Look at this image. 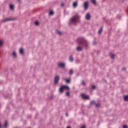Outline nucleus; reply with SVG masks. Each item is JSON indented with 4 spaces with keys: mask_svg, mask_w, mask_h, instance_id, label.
Instances as JSON below:
<instances>
[{
    "mask_svg": "<svg viewBox=\"0 0 128 128\" xmlns=\"http://www.w3.org/2000/svg\"><path fill=\"white\" fill-rule=\"evenodd\" d=\"M77 52H82V48L80 46H78L76 48Z\"/></svg>",
    "mask_w": 128,
    "mask_h": 128,
    "instance_id": "obj_10",
    "label": "nucleus"
},
{
    "mask_svg": "<svg viewBox=\"0 0 128 128\" xmlns=\"http://www.w3.org/2000/svg\"><path fill=\"white\" fill-rule=\"evenodd\" d=\"M64 6V4H61V6Z\"/></svg>",
    "mask_w": 128,
    "mask_h": 128,
    "instance_id": "obj_34",
    "label": "nucleus"
},
{
    "mask_svg": "<svg viewBox=\"0 0 128 128\" xmlns=\"http://www.w3.org/2000/svg\"><path fill=\"white\" fill-rule=\"evenodd\" d=\"M14 20V18H6V19H4V22H8V20Z\"/></svg>",
    "mask_w": 128,
    "mask_h": 128,
    "instance_id": "obj_12",
    "label": "nucleus"
},
{
    "mask_svg": "<svg viewBox=\"0 0 128 128\" xmlns=\"http://www.w3.org/2000/svg\"><path fill=\"white\" fill-rule=\"evenodd\" d=\"M77 42L81 44V46H84L86 48H88V40H86L84 38L79 37L77 39Z\"/></svg>",
    "mask_w": 128,
    "mask_h": 128,
    "instance_id": "obj_1",
    "label": "nucleus"
},
{
    "mask_svg": "<svg viewBox=\"0 0 128 128\" xmlns=\"http://www.w3.org/2000/svg\"><path fill=\"white\" fill-rule=\"evenodd\" d=\"M58 66L60 68H64L66 66V64L64 62H60L58 64Z\"/></svg>",
    "mask_w": 128,
    "mask_h": 128,
    "instance_id": "obj_6",
    "label": "nucleus"
},
{
    "mask_svg": "<svg viewBox=\"0 0 128 128\" xmlns=\"http://www.w3.org/2000/svg\"><path fill=\"white\" fill-rule=\"evenodd\" d=\"M124 100H128V96H124Z\"/></svg>",
    "mask_w": 128,
    "mask_h": 128,
    "instance_id": "obj_20",
    "label": "nucleus"
},
{
    "mask_svg": "<svg viewBox=\"0 0 128 128\" xmlns=\"http://www.w3.org/2000/svg\"><path fill=\"white\" fill-rule=\"evenodd\" d=\"M123 128H128V126H126V125H124V126H123Z\"/></svg>",
    "mask_w": 128,
    "mask_h": 128,
    "instance_id": "obj_32",
    "label": "nucleus"
},
{
    "mask_svg": "<svg viewBox=\"0 0 128 128\" xmlns=\"http://www.w3.org/2000/svg\"><path fill=\"white\" fill-rule=\"evenodd\" d=\"M2 128V124L0 123V128Z\"/></svg>",
    "mask_w": 128,
    "mask_h": 128,
    "instance_id": "obj_36",
    "label": "nucleus"
},
{
    "mask_svg": "<svg viewBox=\"0 0 128 128\" xmlns=\"http://www.w3.org/2000/svg\"><path fill=\"white\" fill-rule=\"evenodd\" d=\"M93 44H96V41H94Z\"/></svg>",
    "mask_w": 128,
    "mask_h": 128,
    "instance_id": "obj_33",
    "label": "nucleus"
},
{
    "mask_svg": "<svg viewBox=\"0 0 128 128\" xmlns=\"http://www.w3.org/2000/svg\"><path fill=\"white\" fill-rule=\"evenodd\" d=\"M66 84H70V79H68L66 80Z\"/></svg>",
    "mask_w": 128,
    "mask_h": 128,
    "instance_id": "obj_23",
    "label": "nucleus"
},
{
    "mask_svg": "<svg viewBox=\"0 0 128 128\" xmlns=\"http://www.w3.org/2000/svg\"><path fill=\"white\" fill-rule=\"evenodd\" d=\"M100 104H97L96 105V108H99L100 106Z\"/></svg>",
    "mask_w": 128,
    "mask_h": 128,
    "instance_id": "obj_27",
    "label": "nucleus"
},
{
    "mask_svg": "<svg viewBox=\"0 0 128 128\" xmlns=\"http://www.w3.org/2000/svg\"><path fill=\"white\" fill-rule=\"evenodd\" d=\"M67 128H70V126H68V127H67Z\"/></svg>",
    "mask_w": 128,
    "mask_h": 128,
    "instance_id": "obj_38",
    "label": "nucleus"
},
{
    "mask_svg": "<svg viewBox=\"0 0 128 128\" xmlns=\"http://www.w3.org/2000/svg\"><path fill=\"white\" fill-rule=\"evenodd\" d=\"M20 54H24V49L22 48H20Z\"/></svg>",
    "mask_w": 128,
    "mask_h": 128,
    "instance_id": "obj_14",
    "label": "nucleus"
},
{
    "mask_svg": "<svg viewBox=\"0 0 128 128\" xmlns=\"http://www.w3.org/2000/svg\"><path fill=\"white\" fill-rule=\"evenodd\" d=\"M14 6L13 4L10 5V10H14Z\"/></svg>",
    "mask_w": 128,
    "mask_h": 128,
    "instance_id": "obj_25",
    "label": "nucleus"
},
{
    "mask_svg": "<svg viewBox=\"0 0 128 128\" xmlns=\"http://www.w3.org/2000/svg\"><path fill=\"white\" fill-rule=\"evenodd\" d=\"M54 12H53V11L51 10L49 12V16H54Z\"/></svg>",
    "mask_w": 128,
    "mask_h": 128,
    "instance_id": "obj_17",
    "label": "nucleus"
},
{
    "mask_svg": "<svg viewBox=\"0 0 128 128\" xmlns=\"http://www.w3.org/2000/svg\"><path fill=\"white\" fill-rule=\"evenodd\" d=\"M73 8H78V2H73Z\"/></svg>",
    "mask_w": 128,
    "mask_h": 128,
    "instance_id": "obj_9",
    "label": "nucleus"
},
{
    "mask_svg": "<svg viewBox=\"0 0 128 128\" xmlns=\"http://www.w3.org/2000/svg\"><path fill=\"white\" fill-rule=\"evenodd\" d=\"M40 22H38L36 21L35 22V24L36 26H38Z\"/></svg>",
    "mask_w": 128,
    "mask_h": 128,
    "instance_id": "obj_28",
    "label": "nucleus"
},
{
    "mask_svg": "<svg viewBox=\"0 0 128 128\" xmlns=\"http://www.w3.org/2000/svg\"><path fill=\"white\" fill-rule=\"evenodd\" d=\"M2 44H4V41H2V40H0V46H2Z\"/></svg>",
    "mask_w": 128,
    "mask_h": 128,
    "instance_id": "obj_22",
    "label": "nucleus"
},
{
    "mask_svg": "<svg viewBox=\"0 0 128 128\" xmlns=\"http://www.w3.org/2000/svg\"><path fill=\"white\" fill-rule=\"evenodd\" d=\"M60 81V76H57L54 78V83L55 84H58V82Z\"/></svg>",
    "mask_w": 128,
    "mask_h": 128,
    "instance_id": "obj_5",
    "label": "nucleus"
},
{
    "mask_svg": "<svg viewBox=\"0 0 128 128\" xmlns=\"http://www.w3.org/2000/svg\"><path fill=\"white\" fill-rule=\"evenodd\" d=\"M91 2L94 4V5H96V0H91Z\"/></svg>",
    "mask_w": 128,
    "mask_h": 128,
    "instance_id": "obj_13",
    "label": "nucleus"
},
{
    "mask_svg": "<svg viewBox=\"0 0 128 128\" xmlns=\"http://www.w3.org/2000/svg\"><path fill=\"white\" fill-rule=\"evenodd\" d=\"M66 116H68V113H66Z\"/></svg>",
    "mask_w": 128,
    "mask_h": 128,
    "instance_id": "obj_37",
    "label": "nucleus"
},
{
    "mask_svg": "<svg viewBox=\"0 0 128 128\" xmlns=\"http://www.w3.org/2000/svg\"><path fill=\"white\" fill-rule=\"evenodd\" d=\"M8 122H6L4 124V128H8Z\"/></svg>",
    "mask_w": 128,
    "mask_h": 128,
    "instance_id": "obj_16",
    "label": "nucleus"
},
{
    "mask_svg": "<svg viewBox=\"0 0 128 128\" xmlns=\"http://www.w3.org/2000/svg\"><path fill=\"white\" fill-rule=\"evenodd\" d=\"M66 96H70V92H66Z\"/></svg>",
    "mask_w": 128,
    "mask_h": 128,
    "instance_id": "obj_29",
    "label": "nucleus"
},
{
    "mask_svg": "<svg viewBox=\"0 0 128 128\" xmlns=\"http://www.w3.org/2000/svg\"><path fill=\"white\" fill-rule=\"evenodd\" d=\"M88 8V2H86L84 4V10H87Z\"/></svg>",
    "mask_w": 128,
    "mask_h": 128,
    "instance_id": "obj_7",
    "label": "nucleus"
},
{
    "mask_svg": "<svg viewBox=\"0 0 128 128\" xmlns=\"http://www.w3.org/2000/svg\"><path fill=\"white\" fill-rule=\"evenodd\" d=\"M90 18H91V16L90 14L88 13L86 14V20H90Z\"/></svg>",
    "mask_w": 128,
    "mask_h": 128,
    "instance_id": "obj_8",
    "label": "nucleus"
},
{
    "mask_svg": "<svg viewBox=\"0 0 128 128\" xmlns=\"http://www.w3.org/2000/svg\"><path fill=\"white\" fill-rule=\"evenodd\" d=\"M126 70V69H122V70Z\"/></svg>",
    "mask_w": 128,
    "mask_h": 128,
    "instance_id": "obj_40",
    "label": "nucleus"
},
{
    "mask_svg": "<svg viewBox=\"0 0 128 128\" xmlns=\"http://www.w3.org/2000/svg\"><path fill=\"white\" fill-rule=\"evenodd\" d=\"M94 88H96V86H92V90H94Z\"/></svg>",
    "mask_w": 128,
    "mask_h": 128,
    "instance_id": "obj_31",
    "label": "nucleus"
},
{
    "mask_svg": "<svg viewBox=\"0 0 128 128\" xmlns=\"http://www.w3.org/2000/svg\"><path fill=\"white\" fill-rule=\"evenodd\" d=\"M64 90H70V87H68V86H62L61 87H60L59 92H60L61 93L64 92Z\"/></svg>",
    "mask_w": 128,
    "mask_h": 128,
    "instance_id": "obj_3",
    "label": "nucleus"
},
{
    "mask_svg": "<svg viewBox=\"0 0 128 128\" xmlns=\"http://www.w3.org/2000/svg\"><path fill=\"white\" fill-rule=\"evenodd\" d=\"M57 33L58 34H60V36L61 35V34H62V32H60V30H57Z\"/></svg>",
    "mask_w": 128,
    "mask_h": 128,
    "instance_id": "obj_21",
    "label": "nucleus"
},
{
    "mask_svg": "<svg viewBox=\"0 0 128 128\" xmlns=\"http://www.w3.org/2000/svg\"><path fill=\"white\" fill-rule=\"evenodd\" d=\"M102 32V27H101L100 29V30L98 32V33L100 34Z\"/></svg>",
    "mask_w": 128,
    "mask_h": 128,
    "instance_id": "obj_19",
    "label": "nucleus"
},
{
    "mask_svg": "<svg viewBox=\"0 0 128 128\" xmlns=\"http://www.w3.org/2000/svg\"><path fill=\"white\" fill-rule=\"evenodd\" d=\"M12 56H14V58H16V52H12Z\"/></svg>",
    "mask_w": 128,
    "mask_h": 128,
    "instance_id": "obj_18",
    "label": "nucleus"
},
{
    "mask_svg": "<svg viewBox=\"0 0 128 128\" xmlns=\"http://www.w3.org/2000/svg\"><path fill=\"white\" fill-rule=\"evenodd\" d=\"M82 84H83V86H86V82H84V81H82Z\"/></svg>",
    "mask_w": 128,
    "mask_h": 128,
    "instance_id": "obj_30",
    "label": "nucleus"
},
{
    "mask_svg": "<svg viewBox=\"0 0 128 128\" xmlns=\"http://www.w3.org/2000/svg\"><path fill=\"white\" fill-rule=\"evenodd\" d=\"M110 56H111L112 58V59L114 58V54H111Z\"/></svg>",
    "mask_w": 128,
    "mask_h": 128,
    "instance_id": "obj_26",
    "label": "nucleus"
},
{
    "mask_svg": "<svg viewBox=\"0 0 128 128\" xmlns=\"http://www.w3.org/2000/svg\"><path fill=\"white\" fill-rule=\"evenodd\" d=\"M90 104H96V101H94V100H92V101H91Z\"/></svg>",
    "mask_w": 128,
    "mask_h": 128,
    "instance_id": "obj_24",
    "label": "nucleus"
},
{
    "mask_svg": "<svg viewBox=\"0 0 128 128\" xmlns=\"http://www.w3.org/2000/svg\"><path fill=\"white\" fill-rule=\"evenodd\" d=\"M69 60L70 62H74V57L72 56V55L70 56Z\"/></svg>",
    "mask_w": 128,
    "mask_h": 128,
    "instance_id": "obj_11",
    "label": "nucleus"
},
{
    "mask_svg": "<svg viewBox=\"0 0 128 128\" xmlns=\"http://www.w3.org/2000/svg\"><path fill=\"white\" fill-rule=\"evenodd\" d=\"M68 74H69L70 76H72V74H74V71H72V70H70L69 71Z\"/></svg>",
    "mask_w": 128,
    "mask_h": 128,
    "instance_id": "obj_15",
    "label": "nucleus"
},
{
    "mask_svg": "<svg viewBox=\"0 0 128 128\" xmlns=\"http://www.w3.org/2000/svg\"><path fill=\"white\" fill-rule=\"evenodd\" d=\"M70 22L71 24H76L80 22V16H78V14H76L74 16L70 19Z\"/></svg>",
    "mask_w": 128,
    "mask_h": 128,
    "instance_id": "obj_2",
    "label": "nucleus"
},
{
    "mask_svg": "<svg viewBox=\"0 0 128 128\" xmlns=\"http://www.w3.org/2000/svg\"><path fill=\"white\" fill-rule=\"evenodd\" d=\"M82 98H83V100H90V96H87L84 94H82L81 95Z\"/></svg>",
    "mask_w": 128,
    "mask_h": 128,
    "instance_id": "obj_4",
    "label": "nucleus"
},
{
    "mask_svg": "<svg viewBox=\"0 0 128 128\" xmlns=\"http://www.w3.org/2000/svg\"><path fill=\"white\" fill-rule=\"evenodd\" d=\"M81 128H86V126H83L81 127Z\"/></svg>",
    "mask_w": 128,
    "mask_h": 128,
    "instance_id": "obj_35",
    "label": "nucleus"
},
{
    "mask_svg": "<svg viewBox=\"0 0 128 128\" xmlns=\"http://www.w3.org/2000/svg\"><path fill=\"white\" fill-rule=\"evenodd\" d=\"M19 2H20V0H18Z\"/></svg>",
    "mask_w": 128,
    "mask_h": 128,
    "instance_id": "obj_39",
    "label": "nucleus"
}]
</instances>
